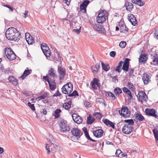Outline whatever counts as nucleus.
<instances>
[{
  "mask_svg": "<svg viewBox=\"0 0 158 158\" xmlns=\"http://www.w3.org/2000/svg\"><path fill=\"white\" fill-rule=\"evenodd\" d=\"M6 37L8 40L18 41L21 35L19 31L15 27H10L8 28L5 33Z\"/></svg>",
  "mask_w": 158,
  "mask_h": 158,
  "instance_id": "1",
  "label": "nucleus"
},
{
  "mask_svg": "<svg viewBox=\"0 0 158 158\" xmlns=\"http://www.w3.org/2000/svg\"><path fill=\"white\" fill-rule=\"evenodd\" d=\"M73 85L70 82L68 83L67 84L64 85L61 88L62 92L66 94H68L66 96L67 99H69V97L78 96L77 92L74 90L72 93H70L73 90Z\"/></svg>",
  "mask_w": 158,
  "mask_h": 158,
  "instance_id": "2",
  "label": "nucleus"
},
{
  "mask_svg": "<svg viewBox=\"0 0 158 158\" xmlns=\"http://www.w3.org/2000/svg\"><path fill=\"white\" fill-rule=\"evenodd\" d=\"M124 122L126 123L125 124L123 127V132L126 134H129L134 130L133 125L134 122L132 119L125 120Z\"/></svg>",
  "mask_w": 158,
  "mask_h": 158,
  "instance_id": "3",
  "label": "nucleus"
},
{
  "mask_svg": "<svg viewBox=\"0 0 158 158\" xmlns=\"http://www.w3.org/2000/svg\"><path fill=\"white\" fill-rule=\"evenodd\" d=\"M108 14L105 10H102L99 12L97 17L96 19L98 23H104L108 18Z\"/></svg>",
  "mask_w": 158,
  "mask_h": 158,
  "instance_id": "4",
  "label": "nucleus"
},
{
  "mask_svg": "<svg viewBox=\"0 0 158 158\" xmlns=\"http://www.w3.org/2000/svg\"><path fill=\"white\" fill-rule=\"evenodd\" d=\"M5 54L10 60H13L16 58V55L10 48H6L5 49Z\"/></svg>",
  "mask_w": 158,
  "mask_h": 158,
  "instance_id": "5",
  "label": "nucleus"
},
{
  "mask_svg": "<svg viewBox=\"0 0 158 158\" xmlns=\"http://www.w3.org/2000/svg\"><path fill=\"white\" fill-rule=\"evenodd\" d=\"M41 48L44 54L46 56L48 59L51 60L50 56L51 55V51L46 44L42 43L41 45Z\"/></svg>",
  "mask_w": 158,
  "mask_h": 158,
  "instance_id": "6",
  "label": "nucleus"
},
{
  "mask_svg": "<svg viewBox=\"0 0 158 158\" xmlns=\"http://www.w3.org/2000/svg\"><path fill=\"white\" fill-rule=\"evenodd\" d=\"M60 127L61 131L63 132H68L70 129V126L67 124L66 121L64 120H61L60 123Z\"/></svg>",
  "mask_w": 158,
  "mask_h": 158,
  "instance_id": "7",
  "label": "nucleus"
},
{
  "mask_svg": "<svg viewBox=\"0 0 158 158\" xmlns=\"http://www.w3.org/2000/svg\"><path fill=\"white\" fill-rule=\"evenodd\" d=\"M119 113L121 116L125 118L129 117L131 113L129 111L128 108L126 106L122 107L120 110H119Z\"/></svg>",
  "mask_w": 158,
  "mask_h": 158,
  "instance_id": "8",
  "label": "nucleus"
},
{
  "mask_svg": "<svg viewBox=\"0 0 158 158\" xmlns=\"http://www.w3.org/2000/svg\"><path fill=\"white\" fill-rule=\"evenodd\" d=\"M90 1L88 0H85L80 5V11L83 13H86V8L89 4Z\"/></svg>",
  "mask_w": 158,
  "mask_h": 158,
  "instance_id": "9",
  "label": "nucleus"
},
{
  "mask_svg": "<svg viewBox=\"0 0 158 158\" xmlns=\"http://www.w3.org/2000/svg\"><path fill=\"white\" fill-rule=\"evenodd\" d=\"M137 97L138 100L141 102L145 101L147 99V96L143 91H139Z\"/></svg>",
  "mask_w": 158,
  "mask_h": 158,
  "instance_id": "10",
  "label": "nucleus"
},
{
  "mask_svg": "<svg viewBox=\"0 0 158 158\" xmlns=\"http://www.w3.org/2000/svg\"><path fill=\"white\" fill-rule=\"evenodd\" d=\"M99 80L97 78H94L92 81L91 82L90 85L91 87L94 89L96 90L98 88H99L100 85L99 83Z\"/></svg>",
  "mask_w": 158,
  "mask_h": 158,
  "instance_id": "11",
  "label": "nucleus"
},
{
  "mask_svg": "<svg viewBox=\"0 0 158 158\" xmlns=\"http://www.w3.org/2000/svg\"><path fill=\"white\" fill-rule=\"evenodd\" d=\"M146 114L152 116L157 118L158 116L156 114V111L154 109H146L145 110Z\"/></svg>",
  "mask_w": 158,
  "mask_h": 158,
  "instance_id": "12",
  "label": "nucleus"
},
{
  "mask_svg": "<svg viewBox=\"0 0 158 158\" xmlns=\"http://www.w3.org/2000/svg\"><path fill=\"white\" fill-rule=\"evenodd\" d=\"M71 132L74 136L80 138L83 134L82 131L76 128H74L72 131Z\"/></svg>",
  "mask_w": 158,
  "mask_h": 158,
  "instance_id": "13",
  "label": "nucleus"
},
{
  "mask_svg": "<svg viewBox=\"0 0 158 158\" xmlns=\"http://www.w3.org/2000/svg\"><path fill=\"white\" fill-rule=\"evenodd\" d=\"M128 19L133 25L135 26L137 24V21L136 18L133 14H129Z\"/></svg>",
  "mask_w": 158,
  "mask_h": 158,
  "instance_id": "14",
  "label": "nucleus"
},
{
  "mask_svg": "<svg viewBox=\"0 0 158 158\" xmlns=\"http://www.w3.org/2000/svg\"><path fill=\"white\" fill-rule=\"evenodd\" d=\"M130 59L126 58L124 63L123 64L122 69L125 72H127L128 71L129 66L130 64L129 61Z\"/></svg>",
  "mask_w": 158,
  "mask_h": 158,
  "instance_id": "15",
  "label": "nucleus"
},
{
  "mask_svg": "<svg viewBox=\"0 0 158 158\" xmlns=\"http://www.w3.org/2000/svg\"><path fill=\"white\" fill-rule=\"evenodd\" d=\"M150 77L147 73H145L143 74L142 80L144 84L147 85L150 81Z\"/></svg>",
  "mask_w": 158,
  "mask_h": 158,
  "instance_id": "16",
  "label": "nucleus"
},
{
  "mask_svg": "<svg viewBox=\"0 0 158 158\" xmlns=\"http://www.w3.org/2000/svg\"><path fill=\"white\" fill-rule=\"evenodd\" d=\"M58 71L60 75V79H62L64 77L65 75V69L61 67H58Z\"/></svg>",
  "mask_w": 158,
  "mask_h": 158,
  "instance_id": "17",
  "label": "nucleus"
},
{
  "mask_svg": "<svg viewBox=\"0 0 158 158\" xmlns=\"http://www.w3.org/2000/svg\"><path fill=\"white\" fill-rule=\"evenodd\" d=\"M72 117L74 121L77 123L79 124L82 121V118L77 114H73Z\"/></svg>",
  "mask_w": 158,
  "mask_h": 158,
  "instance_id": "18",
  "label": "nucleus"
},
{
  "mask_svg": "<svg viewBox=\"0 0 158 158\" xmlns=\"http://www.w3.org/2000/svg\"><path fill=\"white\" fill-rule=\"evenodd\" d=\"M93 28L95 30L100 33H104L103 27L102 25L98 24H94L93 25Z\"/></svg>",
  "mask_w": 158,
  "mask_h": 158,
  "instance_id": "19",
  "label": "nucleus"
},
{
  "mask_svg": "<svg viewBox=\"0 0 158 158\" xmlns=\"http://www.w3.org/2000/svg\"><path fill=\"white\" fill-rule=\"evenodd\" d=\"M102 122L107 126L109 127H111L113 129L114 128V124L108 119H103Z\"/></svg>",
  "mask_w": 158,
  "mask_h": 158,
  "instance_id": "20",
  "label": "nucleus"
},
{
  "mask_svg": "<svg viewBox=\"0 0 158 158\" xmlns=\"http://www.w3.org/2000/svg\"><path fill=\"white\" fill-rule=\"evenodd\" d=\"M103 131L102 129H98L93 131V134L94 136L99 138L101 137L103 135Z\"/></svg>",
  "mask_w": 158,
  "mask_h": 158,
  "instance_id": "21",
  "label": "nucleus"
},
{
  "mask_svg": "<svg viewBox=\"0 0 158 158\" xmlns=\"http://www.w3.org/2000/svg\"><path fill=\"white\" fill-rule=\"evenodd\" d=\"M56 72L53 68H51L48 71V75L49 76L56 78L57 77L56 74Z\"/></svg>",
  "mask_w": 158,
  "mask_h": 158,
  "instance_id": "22",
  "label": "nucleus"
},
{
  "mask_svg": "<svg viewBox=\"0 0 158 158\" xmlns=\"http://www.w3.org/2000/svg\"><path fill=\"white\" fill-rule=\"evenodd\" d=\"M31 70L27 69L25 70L23 73V74L19 77V78H21L22 79H24L25 77L31 73Z\"/></svg>",
  "mask_w": 158,
  "mask_h": 158,
  "instance_id": "23",
  "label": "nucleus"
},
{
  "mask_svg": "<svg viewBox=\"0 0 158 158\" xmlns=\"http://www.w3.org/2000/svg\"><path fill=\"white\" fill-rule=\"evenodd\" d=\"M26 39L28 44H31L34 42L32 36H30L29 34L26 33L25 35Z\"/></svg>",
  "mask_w": 158,
  "mask_h": 158,
  "instance_id": "24",
  "label": "nucleus"
},
{
  "mask_svg": "<svg viewBox=\"0 0 158 158\" xmlns=\"http://www.w3.org/2000/svg\"><path fill=\"white\" fill-rule=\"evenodd\" d=\"M125 6L126 7V10L128 11H131L133 8V4L130 2H127L125 4Z\"/></svg>",
  "mask_w": 158,
  "mask_h": 158,
  "instance_id": "25",
  "label": "nucleus"
},
{
  "mask_svg": "<svg viewBox=\"0 0 158 158\" xmlns=\"http://www.w3.org/2000/svg\"><path fill=\"white\" fill-rule=\"evenodd\" d=\"M147 59L146 56L145 54H142L140 56L139 59V62L145 63Z\"/></svg>",
  "mask_w": 158,
  "mask_h": 158,
  "instance_id": "26",
  "label": "nucleus"
},
{
  "mask_svg": "<svg viewBox=\"0 0 158 158\" xmlns=\"http://www.w3.org/2000/svg\"><path fill=\"white\" fill-rule=\"evenodd\" d=\"M50 88L52 90H54L56 87V85L54 81H50L48 83Z\"/></svg>",
  "mask_w": 158,
  "mask_h": 158,
  "instance_id": "27",
  "label": "nucleus"
},
{
  "mask_svg": "<svg viewBox=\"0 0 158 158\" xmlns=\"http://www.w3.org/2000/svg\"><path fill=\"white\" fill-rule=\"evenodd\" d=\"M100 64H97L94 66H92L91 68L92 72L94 73H97L100 68Z\"/></svg>",
  "mask_w": 158,
  "mask_h": 158,
  "instance_id": "28",
  "label": "nucleus"
},
{
  "mask_svg": "<svg viewBox=\"0 0 158 158\" xmlns=\"http://www.w3.org/2000/svg\"><path fill=\"white\" fill-rule=\"evenodd\" d=\"M52 145H53V147L54 148H56L59 146V143L56 142V139L54 138H51L49 139Z\"/></svg>",
  "mask_w": 158,
  "mask_h": 158,
  "instance_id": "29",
  "label": "nucleus"
},
{
  "mask_svg": "<svg viewBox=\"0 0 158 158\" xmlns=\"http://www.w3.org/2000/svg\"><path fill=\"white\" fill-rule=\"evenodd\" d=\"M61 112V110L59 109H56L54 111V113H53V115L55 116V118H57L60 117V114Z\"/></svg>",
  "mask_w": 158,
  "mask_h": 158,
  "instance_id": "30",
  "label": "nucleus"
},
{
  "mask_svg": "<svg viewBox=\"0 0 158 158\" xmlns=\"http://www.w3.org/2000/svg\"><path fill=\"white\" fill-rule=\"evenodd\" d=\"M71 102L70 101L68 102H65L63 104V106L65 109L68 110L71 107Z\"/></svg>",
  "mask_w": 158,
  "mask_h": 158,
  "instance_id": "31",
  "label": "nucleus"
},
{
  "mask_svg": "<svg viewBox=\"0 0 158 158\" xmlns=\"http://www.w3.org/2000/svg\"><path fill=\"white\" fill-rule=\"evenodd\" d=\"M94 118L89 114L87 118V124H91L94 121Z\"/></svg>",
  "mask_w": 158,
  "mask_h": 158,
  "instance_id": "32",
  "label": "nucleus"
},
{
  "mask_svg": "<svg viewBox=\"0 0 158 158\" xmlns=\"http://www.w3.org/2000/svg\"><path fill=\"white\" fill-rule=\"evenodd\" d=\"M135 118L137 120H139L140 121H143L145 119L144 118L141 114L139 113L136 114Z\"/></svg>",
  "mask_w": 158,
  "mask_h": 158,
  "instance_id": "33",
  "label": "nucleus"
},
{
  "mask_svg": "<svg viewBox=\"0 0 158 158\" xmlns=\"http://www.w3.org/2000/svg\"><path fill=\"white\" fill-rule=\"evenodd\" d=\"M101 65L102 69L105 71H108L110 69V67L108 64H105L103 62L101 61Z\"/></svg>",
  "mask_w": 158,
  "mask_h": 158,
  "instance_id": "34",
  "label": "nucleus"
},
{
  "mask_svg": "<svg viewBox=\"0 0 158 158\" xmlns=\"http://www.w3.org/2000/svg\"><path fill=\"white\" fill-rule=\"evenodd\" d=\"M132 2L133 3L137 4L140 6H143L144 4L143 2H142L141 0H132Z\"/></svg>",
  "mask_w": 158,
  "mask_h": 158,
  "instance_id": "35",
  "label": "nucleus"
},
{
  "mask_svg": "<svg viewBox=\"0 0 158 158\" xmlns=\"http://www.w3.org/2000/svg\"><path fill=\"white\" fill-rule=\"evenodd\" d=\"M120 31L121 33H126L128 31V29L126 26L122 27L120 28Z\"/></svg>",
  "mask_w": 158,
  "mask_h": 158,
  "instance_id": "36",
  "label": "nucleus"
},
{
  "mask_svg": "<svg viewBox=\"0 0 158 158\" xmlns=\"http://www.w3.org/2000/svg\"><path fill=\"white\" fill-rule=\"evenodd\" d=\"M122 93V90L119 88H116L114 90V93L117 96L119 94Z\"/></svg>",
  "mask_w": 158,
  "mask_h": 158,
  "instance_id": "37",
  "label": "nucleus"
},
{
  "mask_svg": "<svg viewBox=\"0 0 158 158\" xmlns=\"http://www.w3.org/2000/svg\"><path fill=\"white\" fill-rule=\"evenodd\" d=\"M153 132L154 135L156 139L157 143L158 141V131L157 130L154 129L153 130Z\"/></svg>",
  "mask_w": 158,
  "mask_h": 158,
  "instance_id": "38",
  "label": "nucleus"
},
{
  "mask_svg": "<svg viewBox=\"0 0 158 158\" xmlns=\"http://www.w3.org/2000/svg\"><path fill=\"white\" fill-rule=\"evenodd\" d=\"M47 96V94L46 93H44L42 95L36 98V99H38V100H40L42 99H44Z\"/></svg>",
  "mask_w": 158,
  "mask_h": 158,
  "instance_id": "39",
  "label": "nucleus"
},
{
  "mask_svg": "<svg viewBox=\"0 0 158 158\" xmlns=\"http://www.w3.org/2000/svg\"><path fill=\"white\" fill-rule=\"evenodd\" d=\"M96 101L100 103H102L106 106L105 105V102L103 98H98L96 99Z\"/></svg>",
  "mask_w": 158,
  "mask_h": 158,
  "instance_id": "40",
  "label": "nucleus"
},
{
  "mask_svg": "<svg viewBox=\"0 0 158 158\" xmlns=\"http://www.w3.org/2000/svg\"><path fill=\"white\" fill-rule=\"evenodd\" d=\"M94 116L96 117V118H98L100 119L102 117V114L100 113L97 112L95 113L94 114Z\"/></svg>",
  "mask_w": 158,
  "mask_h": 158,
  "instance_id": "41",
  "label": "nucleus"
},
{
  "mask_svg": "<svg viewBox=\"0 0 158 158\" xmlns=\"http://www.w3.org/2000/svg\"><path fill=\"white\" fill-rule=\"evenodd\" d=\"M126 44V43L125 42L122 41L119 44V46L121 48H123L125 47Z\"/></svg>",
  "mask_w": 158,
  "mask_h": 158,
  "instance_id": "42",
  "label": "nucleus"
},
{
  "mask_svg": "<svg viewBox=\"0 0 158 158\" xmlns=\"http://www.w3.org/2000/svg\"><path fill=\"white\" fill-rule=\"evenodd\" d=\"M27 105L28 106L30 107L31 109L32 110H35V107L34 106V104H31L30 102H28L27 103Z\"/></svg>",
  "mask_w": 158,
  "mask_h": 158,
  "instance_id": "43",
  "label": "nucleus"
},
{
  "mask_svg": "<svg viewBox=\"0 0 158 158\" xmlns=\"http://www.w3.org/2000/svg\"><path fill=\"white\" fill-rule=\"evenodd\" d=\"M45 148L46 150L47 151V152L48 154L50 153L51 152V150L50 148V146L48 144H46L45 146Z\"/></svg>",
  "mask_w": 158,
  "mask_h": 158,
  "instance_id": "44",
  "label": "nucleus"
},
{
  "mask_svg": "<svg viewBox=\"0 0 158 158\" xmlns=\"http://www.w3.org/2000/svg\"><path fill=\"white\" fill-rule=\"evenodd\" d=\"M108 95L111 97V100H114L116 99L115 97L112 93L110 92L108 94Z\"/></svg>",
  "mask_w": 158,
  "mask_h": 158,
  "instance_id": "45",
  "label": "nucleus"
},
{
  "mask_svg": "<svg viewBox=\"0 0 158 158\" xmlns=\"http://www.w3.org/2000/svg\"><path fill=\"white\" fill-rule=\"evenodd\" d=\"M121 153H122V152L120 150H117L115 153L116 156L117 157H120Z\"/></svg>",
  "mask_w": 158,
  "mask_h": 158,
  "instance_id": "46",
  "label": "nucleus"
},
{
  "mask_svg": "<svg viewBox=\"0 0 158 158\" xmlns=\"http://www.w3.org/2000/svg\"><path fill=\"white\" fill-rule=\"evenodd\" d=\"M84 131L85 134V136L86 138L89 140L90 137L87 131L86 130V128H85V130H84Z\"/></svg>",
  "mask_w": 158,
  "mask_h": 158,
  "instance_id": "47",
  "label": "nucleus"
},
{
  "mask_svg": "<svg viewBox=\"0 0 158 158\" xmlns=\"http://www.w3.org/2000/svg\"><path fill=\"white\" fill-rule=\"evenodd\" d=\"M81 27H80L79 29H73V32H75L77 34H79L81 31Z\"/></svg>",
  "mask_w": 158,
  "mask_h": 158,
  "instance_id": "48",
  "label": "nucleus"
},
{
  "mask_svg": "<svg viewBox=\"0 0 158 158\" xmlns=\"http://www.w3.org/2000/svg\"><path fill=\"white\" fill-rule=\"evenodd\" d=\"M3 6L7 7L8 8V9L9 10V11L11 12H13V11L14 10L13 8L10 6L7 5H4Z\"/></svg>",
  "mask_w": 158,
  "mask_h": 158,
  "instance_id": "49",
  "label": "nucleus"
},
{
  "mask_svg": "<svg viewBox=\"0 0 158 158\" xmlns=\"http://www.w3.org/2000/svg\"><path fill=\"white\" fill-rule=\"evenodd\" d=\"M115 70L116 72H118V73H120L122 71L121 67L118 65L116 67Z\"/></svg>",
  "mask_w": 158,
  "mask_h": 158,
  "instance_id": "50",
  "label": "nucleus"
},
{
  "mask_svg": "<svg viewBox=\"0 0 158 158\" xmlns=\"http://www.w3.org/2000/svg\"><path fill=\"white\" fill-rule=\"evenodd\" d=\"M128 71H129V75L130 76H131L132 75V74L133 73V72L134 71V69L133 68H131V69H129Z\"/></svg>",
  "mask_w": 158,
  "mask_h": 158,
  "instance_id": "51",
  "label": "nucleus"
},
{
  "mask_svg": "<svg viewBox=\"0 0 158 158\" xmlns=\"http://www.w3.org/2000/svg\"><path fill=\"white\" fill-rule=\"evenodd\" d=\"M116 55V52L115 51H111L110 53V56L112 57H114Z\"/></svg>",
  "mask_w": 158,
  "mask_h": 158,
  "instance_id": "52",
  "label": "nucleus"
},
{
  "mask_svg": "<svg viewBox=\"0 0 158 158\" xmlns=\"http://www.w3.org/2000/svg\"><path fill=\"white\" fill-rule=\"evenodd\" d=\"M152 62L153 63H155V64L156 65H157L158 62V57H156L155 58L152 60Z\"/></svg>",
  "mask_w": 158,
  "mask_h": 158,
  "instance_id": "53",
  "label": "nucleus"
},
{
  "mask_svg": "<svg viewBox=\"0 0 158 158\" xmlns=\"http://www.w3.org/2000/svg\"><path fill=\"white\" fill-rule=\"evenodd\" d=\"M15 78L13 76L10 77L8 78L9 81L11 82L15 79Z\"/></svg>",
  "mask_w": 158,
  "mask_h": 158,
  "instance_id": "54",
  "label": "nucleus"
},
{
  "mask_svg": "<svg viewBox=\"0 0 158 158\" xmlns=\"http://www.w3.org/2000/svg\"><path fill=\"white\" fill-rule=\"evenodd\" d=\"M11 83H12L15 85H16L18 84V81L17 79L15 78L13 81Z\"/></svg>",
  "mask_w": 158,
  "mask_h": 158,
  "instance_id": "55",
  "label": "nucleus"
},
{
  "mask_svg": "<svg viewBox=\"0 0 158 158\" xmlns=\"http://www.w3.org/2000/svg\"><path fill=\"white\" fill-rule=\"evenodd\" d=\"M128 85L130 89H133V86L131 83L128 82Z\"/></svg>",
  "mask_w": 158,
  "mask_h": 158,
  "instance_id": "56",
  "label": "nucleus"
},
{
  "mask_svg": "<svg viewBox=\"0 0 158 158\" xmlns=\"http://www.w3.org/2000/svg\"><path fill=\"white\" fill-rule=\"evenodd\" d=\"M123 91L124 92H125L126 93H127L128 92H129V91L130 90H129L126 87H124L123 88Z\"/></svg>",
  "mask_w": 158,
  "mask_h": 158,
  "instance_id": "57",
  "label": "nucleus"
},
{
  "mask_svg": "<svg viewBox=\"0 0 158 158\" xmlns=\"http://www.w3.org/2000/svg\"><path fill=\"white\" fill-rule=\"evenodd\" d=\"M119 25L120 26V28H121V27H123H123L124 26H126L124 23L122 22H120L119 23Z\"/></svg>",
  "mask_w": 158,
  "mask_h": 158,
  "instance_id": "58",
  "label": "nucleus"
},
{
  "mask_svg": "<svg viewBox=\"0 0 158 158\" xmlns=\"http://www.w3.org/2000/svg\"><path fill=\"white\" fill-rule=\"evenodd\" d=\"M129 92H128L127 93V94H128L129 96V98L130 99H131L132 98V96L131 95V91H129Z\"/></svg>",
  "mask_w": 158,
  "mask_h": 158,
  "instance_id": "59",
  "label": "nucleus"
},
{
  "mask_svg": "<svg viewBox=\"0 0 158 158\" xmlns=\"http://www.w3.org/2000/svg\"><path fill=\"white\" fill-rule=\"evenodd\" d=\"M61 94H60V92L58 90L57 91L56 93V94L53 95V96H60Z\"/></svg>",
  "mask_w": 158,
  "mask_h": 158,
  "instance_id": "60",
  "label": "nucleus"
},
{
  "mask_svg": "<svg viewBox=\"0 0 158 158\" xmlns=\"http://www.w3.org/2000/svg\"><path fill=\"white\" fill-rule=\"evenodd\" d=\"M43 79L44 80H46L47 81V82H48V83L50 81L49 79L47 78V76H44L43 77Z\"/></svg>",
  "mask_w": 158,
  "mask_h": 158,
  "instance_id": "61",
  "label": "nucleus"
},
{
  "mask_svg": "<svg viewBox=\"0 0 158 158\" xmlns=\"http://www.w3.org/2000/svg\"><path fill=\"white\" fill-rule=\"evenodd\" d=\"M42 113L44 115H46L47 113V111H46V109H43L42 111Z\"/></svg>",
  "mask_w": 158,
  "mask_h": 158,
  "instance_id": "62",
  "label": "nucleus"
},
{
  "mask_svg": "<svg viewBox=\"0 0 158 158\" xmlns=\"http://www.w3.org/2000/svg\"><path fill=\"white\" fill-rule=\"evenodd\" d=\"M28 12V10H26L25 11V13H24V18H26L28 16L27 14Z\"/></svg>",
  "mask_w": 158,
  "mask_h": 158,
  "instance_id": "63",
  "label": "nucleus"
},
{
  "mask_svg": "<svg viewBox=\"0 0 158 158\" xmlns=\"http://www.w3.org/2000/svg\"><path fill=\"white\" fill-rule=\"evenodd\" d=\"M155 34L156 36V38L158 39V30L156 31Z\"/></svg>",
  "mask_w": 158,
  "mask_h": 158,
  "instance_id": "64",
  "label": "nucleus"
}]
</instances>
